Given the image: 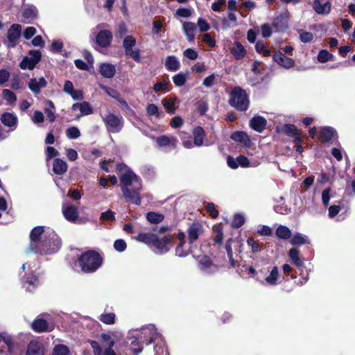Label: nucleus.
Returning a JSON list of instances; mask_svg holds the SVG:
<instances>
[{"mask_svg":"<svg viewBox=\"0 0 355 355\" xmlns=\"http://www.w3.org/2000/svg\"><path fill=\"white\" fill-rule=\"evenodd\" d=\"M31 251L40 254H51L57 252L61 246V241L53 230L42 226L33 229L30 234Z\"/></svg>","mask_w":355,"mask_h":355,"instance_id":"nucleus-1","label":"nucleus"},{"mask_svg":"<svg viewBox=\"0 0 355 355\" xmlns=\"http://www.w3.org/2000/svg\"><path fill=\"white\" fill-rule=\"evenodd\" d=\"M116 171L120 174L121 189L124 198L136 205L141 204V180L128 166L119 164Z\"/></svg>","mask_w":355,"mask_h":355,"instance_id":"nucleus-2","label":"nucleus"},{"mask_svg":"<svg viewBox=\"0 0 355 355\" xmlns=\"http://www.w3.org/2000/svg\"><path fill=\"white\" fill-rule=\"evenodd\" d=\"M102 265V258L96 251L89 250L83 253L74 263L84 272H95Z\"/></svg>","mask_w":355,"mask_h":355,"instance_id":"nucleus-3","label":"nucleus"},{"mask_svg":"<svg viewBox=\"0 0 355 355\" xmlns=\"http://www.w3.org/2000/svg\"><path fill=\"white\" fill-rule=\"evenodd\" d=\"M230 103L236 109L245 111L248 108L250 101L245 92L240 87H236L231 92Z\"/></svg>","mask_w":355,"mask_h":355,"instance_id":"nucleus-4","label":"nucleus"},{"mask_svg":"<svg viewBox=\"0 0 355 355\" xmlns=\"http://www.w3.org/2000/svg\"><path fill=\"white\" fill-rule=\"evenodd\" d=\"M155 240L151 248L155 254H165L172 247V236L169 234L157 235Z\"/></svg>","mask_w":355,"mask_h":355,"instance_id":"nucleus-5","label":"nucleus"},{"mask_svg":"<svg viewBox=\"0 0 355 355\" xmlns=\"http://www.w3.org/2000/svg\"><path fill=\"white\" fill-rule=\"evenodd\" d=\"M21 26L20 24H14L8 28L6 37L3 42L8 48H14L17 46L21 35Z\"/></svg>","mask_w":355,"mask_h":355,"instance_id":"nucleus-6","label":"nucleus"},{"mask_svg":"<svg viewBox=\"0 0 355 355\" xmlns=\"http://www.w3.org/2000/svg\"><path fill=\"white\" fill-rule=\"evenodd\" d=\"M107 130L110 132H119L123 126V119L122 116L109 113L103 117Z\"/></svg>","mask_w":355,"mask_h":355,"instance_id":"nucleus-7","label":"nucleus"},{"mask_svg":"<svg viewBox=\"0 0 355 355\" xmlns=\"http://www.w3.org/2000/svg\"><path fill=\"white\" fill-rule=\"evenodd\" d=\"M28 54L31 57H24L19 63V67L22 69L33 70L41 60V52L38 50H31Z\"/></svg>","mask_w":355,"mask_h":355,"instance_id":"nucleus-8","label":"nucleus"},{"mask_svg":"<svg viewBox=\"0 0 355 355\" xmlns=\"http://www.w3.org/2000/svg\"><path fill=\"white\" fill-rule=\"evenodd\" d=\"M152 343H155L154 347L155 355H168L164 338L156 332L152 334L150 340L146 344L150 345Z\"/></svg>","mask_w":355,"mask_h":355,"instance_id":"nucleus-9","label":"nucleus"},{"mask_svg":"<svg viewBox=\"0 0 355 355\" xmlns=\"http://www.w3.org/2000/svg\"><path fill=\"white\" fill-rule=\"evenodd\" d=\"M200 270L207 275H211L218 271V266L207 256L200 255L197 258Z\"/></svg>","mask_w":355,"mask_h":355,"instance_id":"nucleus-10","label":"nucleus"},{"mask_svg":"<svg viewBox=\"0 0 355 355\" xmlns=\"http://www.w3.org/2000/svg\"><path fill=\"white\" fill-rule=\"evenodd\" d=\"M71 110L74 112L75 119L76 120H79L80 117L83 116H87L93 113L92 107L87 101L73 104Z\"/></svg>","mask_w":355,"mask_h":355,"instance_id":"nucleus-11","label":"nucleus"},{"mask_svg":"<svg viewBox=\"0 0 355 355\" xmlns=\"http://www.w3.org/2000/svg\"><path fill=\"white\" fill-rule=\"evenodd\" d=\"M62 211L66 220L74 223L78 218V212L77 208L67 202L63 203Z\"/></svg>","mask_w":355,"mask_h":355,"instance_id":"nucleus-12","label":"nucleus"},{"mask_svg":"<svg viewBox=\"0 0 355 355\" xmlns=\"http://www.w3.org/2000/svg\"><path fill=\"white\" fill-rule=\"evenodd\" d=\"M273 60L279 66L286 69L293 67L295 61L293 59L286 56L280 51L275 52L273 55Z\"/></svg>","mask_w":355,"mask_h":355,"instance_id":"nucleus-13","label":"nucleus"},{"mask_svg":"<svg viewBox=\"0 0 355 355\" xmlns=\"http://www.w3.org/2000/svg\"><path fill=\"white\" fill-rule=\"evenodd\" d=\"M26 355H44V347L40 341L33 340L27 346Z\"/></svg>","mask_w":355,"mask_h":355,"instance_id":"nucleus-14","label":"nucleus"},{"mask_svg":"<svg viewBox=\"0 0 355 355\" xmlns=\"http://www.w3.org/2000/svg\"><path fill=\"white\" fill-rule=\"evenodd\" d=\"M112 39V35L107 30L101 31L96 37V41L101 47H107L110 45Z\"/></svg>","mask_w":355,"mask_h":355,"instance_id":"nucleus-15","label":"nucleus"},{"mask_svg":"<svg viewBox=\"0 0 355 355\" xmlns=\"http://www.w3.org/2000/svg\"><path fill=\"white\" fill-rule=\"evenodd\" d=\"M1 121L5 126L10 127L13 130L17 128L18 119L14 114L6 112L1 115Z\"/></svg>","mask_w":355,"mask_h":355,"instance_id":"nucleus-16","label":"nucleus"},{"mask_svg":"<svg viewBox=\"0 0 355 355\" xmlns=\"http://www.w3.org/2000/svg\"><path fill=\"white\" fill-rule=\"evenodd\" d=\"M202 233V227L199 223L192 224L188 229V239L190 243L195 242Z\"/></svg>","mask_w":355,"mask_h":355,"instance_id":"nucleus-17","label":"nucleus"},{"mask_svg":"<svg viewBox=\"0 0 355 355\" xmlns=\"http://www.w3.org/2000/svg\"><path fill=\"white\" fill-rule=\"evenodd\" d=\"M46 86V80L41 77L39 79L31 78L28 83V88L35 94H39L41 89Z\"/></svg>","mask_w":355,"mask_h":355,"instance_id":"nucleus-18","label":"nucleus"},{"mask_svg":"<svg viewBox=\"0 0 355 355\" xmlns=\"http://www.w3.org/2000/svg\"><path fill=\"white\" fill-rule=\"evenodd\" d=\"M182 29L187 40L189 42H193L195 39V31L196 29V25L193 22L184 21L182 24Z\"/></svg>","mask_w":355,"mask_h":355,"instance_id":"nucleus-19","label":"nucleus"},{"mask_svg":"<svg viewBox=\"0 0 355 355\" xmlns=\"http://www.w3.org/2000/svg\"><path fill=\"white\" fill-rule=\"evenodd\" d=\"M162 103L168 113L173 114L179 104V100L176 97H166L162 99Z\"/></svg>","mask_w":355,"mask_h":355,"instance_id":"nucleus-20","label":"nucleus"},{"mask_svg":"<svg viewBox=\"0 0 355 355\" xmlns=\"http://www.w3.org/2000/svg\"><path fill=\"white\" fill-rule=\"evenodd\" d=\"M157 144L160 147H171L175 148L177 145V139L174 137L161 136L155 139Z\"/></svg>","mask_w":355,"mask_h":355,"instance_id":"nucleus-21","label":"nucleus"},{"mask_svg":"<svg viewBox=\"0 0 355 355\" xmlns=\"http://www.w3.org/2000/svg\"><path fill=\"white\" fill-rule=\"evenodd\" d=\"M313 9L318 14H327L331 10V3L323 0H315L313 1Z\"/></svg>","mask_w":355,"mask_h":355,"instance_id":"nucleus-22","label":"nucleus"},{"mask_svg":"<svg viewBox=\"0 0 355 355\" xmlns=\"http://www.w3.org/2000/svg\"><path fill=\"white\" fill-rule=\"evenodd\" d=\"M231 53L236 60L243 59L246 55L245 47L239 42H234L233 46L230 49Z\"/></svg>","mask_w":355,"mask_h":355,"instance_id":"nucleus-23","label":"nucleus"},{"mask_svg":"<svg viewBox=\"0 0 355 355\" xmlns=\"http://www.w3.org/2000/svg\"><path fill=\"white\" fill-rule=\"evenodd\" d=\"M32 329L37 332H43L51 331L52 327L49 326V322L42 318L35 320L31 324Z\"/></svg>","mask_w":355,"mask_h":355,"instance_id":"nucleus-24","label":"nucleus"},{"mask_svg":"<svg viewBox=\"0 0 355 355\" xmlns=\"http://www.w3.org/2000/svg\"><path fill=\"white\" fill-rule=\"evenodd\" d=\"M101 74L107 78H112L116 73L115 66L110 63H103L99 67Z\"/></svg>","mask_w":355,"mask_h":355,"instance_id":"nucleus-25","label":"nucleus"},{"mask_svg":"<svg viewBox=\"0 0 355 355\" xmlns=\"http://www.w3.org/2000/svg\"><path fill=\"white\" fill-rule=\"evenodd\" d=\"M266 123V120L263 117L257 116L250 120V126L254 130L261 132L264 130Z\"/></svg>","mask_w":355,"mask_h":355,"instance_id":"nucleus-26","label":"nucleus"},{"mask_svg":"<svg viewBox=\"0 0 355 355\" xmlns=\"http://www.w3.org/2000/svg\"><path fill=\"white\" fill-rule=\"evenodd\" d=\"M165 67L168 71H175L180 68V62L175 55H169L166 58Z\"/></svg>","mask_w":355,"mask_h":355,"instance_id":"nucleus-27","label":"nucleus"},{"mask_svg":"<svg viewBox=\"0 0 355 355\" xmlns=\"http://www.w3.org/2000/svg\"><path fill=\"white\" fill-rule=\"evenodd\" d=\"M67 164L62 159L56 158L53 161V171L57 175H62L67 171Z\"/></svg>","mask_w":355,"mask_h":355,"instance_id":"nucleus-28","label":"nucleus"},{"mask_svg":"<svg viewBox=\"0 0 355 355\" xmlns=\"http://www.w3.org/2000/svg\"><path fill=\"white\" fill-rule=\"evenodd\" d=\"M157 235L151 232L140 233L136 236V240L152 247Z\"/></svg>","mask_w":355,"mask_h":355,"instance_id":"nucleus-29","label":"nucleus"},{"mask_svg":"<svg viewBox=\"0 0 355 355\" xmlns=\"http://www.w3.org/2000/svg\"><path fill=\"white\" fill-rule=\"evenodd\" d=\"M279 279V270L277 266L272 268L270 271V273L268 276H267L264 280L261 281L263 284H266L270 286H275L277 284V281Z\"/></svg>","mask_w":355,"mask_h":355,"instance_id":"nucleus-30","label":"nucleus"},{"mask_svg":"<svg viewBox=\"0 0 355 355\" xmlns=\"http://www.w3.org/2000/svg\"><path fill=\"white\" fill-rule=\"evenodd\" d=\"M336 135V132L332 128L324 127L320 131V139L323 142H327L332 139Z\"/></svg>","mask_w":355,"mask_h":355,"instance_id":"nucleus-31","label":"nucleus"},{"mask_svg":"<svg viewBox=\"0 0 355 355\" xmlns=\"http://www.w3.org/2000/svg\"><path fill=\"white\" fill-rule=\"evenodd\" d=\"M37 13V8L33 6H28L24 7L22 11V21L26 22L35 18Z\"/></svg>","mask_w":355,"mask_h":355,"instance_id":"nucleus-32","label":"nucleus"},{"mask_svg":"<svg viewBox=\"0 0 355 355\" xmlns=\"http://www.w3.org/2000/svg\"><path fill=\"white\" fill-rule=\"evenodd\" d=\"M194 137V144L197 146L202 145L205 137V131L201 127H196L193 131Z\"/></svg>","mask_w":355,"mask_h":355,"instance_id":"nucleus-33","label":"nucleus"},{"mask_svg":"<svg viewBox=\"0 0 355 355\" xmlns=\"http://www.w3.org/2000/svg\"><path fill=\"white\" fill-rule=\"evenodd\" d=\"M277 236L282 239H288L291 237V230L284 225H279L275 232Z\"/></svg>","mask_w":355,"mask_h":355,"instance_id":"nucleus-34","label":"nucleus"},{"mask_svg":"<svg viewBox=\"0 0 355 355\" xmlns=\"http://www.w3.org/2000/svg\"><path fill=\"white\" fill-rule=\"evenodd\" d=\"M39 285V279L37 277L33 275L31 277H28L24 282V286L27 291H32V288H35Z\"/></svg>","mask_w":355,"mask_h":355,"instance_id":"nucleus-35","label":"nucleus"},{"mask_svg":"<svg viewBox=\"0 0 355 355\" xmlns=\"http://www.w3.org/2000/svg\"><path fill=\"white\" fill-rule=\"evenodd\" d=\"M116 315L114 313H103L98 316V320L105 324H114Z\"/></svg>","mask_w":355,"mask_h":355,"instance_id":"nucleus-36","label":"nucleus"},{"mask_svg":"<svg viewBox=\"0 0 355 355\" xmlns=\"http://www.w3.org/2000/svg\"><path fill=\"white\" fill-rule=\"evenodd\" d=\"M232 139L236 142H240L244 145H246L249 141L248 136L243 132H235L231 135Z\"/></svg>","mask_w":355,"mask_h":355,"instance_id":"nucleus-37","label":"nucleus"},{"mask_svg":"<svg viewBox=\"0 0 355 355\" xmlns=\"http://www.w3.org/2000/svg\"><path fill=\"white\" fill-rule=\"evenodd\" d=\"M46 103L49 107L45 108L44 112L49 121L52 123L55 120V106L53 103L51 101H47Z\"/></svg>","mask_w":355,"mask_h":355,"instance_id":"nucleus-38","label":"nucleus"},{"mask_svg":"<svg viewBox=\"0 0 355 355\" xmlns=\"http://www.w3.org/2000/svg\"><path fill=\"white\" fill-rule=\"evenodd\" d=\"M308 243L307 236L300 234L296 233L295 234L291 240V243L293 245H303Z\"/></svg>","mask_w":355,"mask_h":355,"instance_id":"nucleus-39","label":"nucleus"},{"mask_svg":"<svg viewBox=\"0 0 355 355\" xmlns=\"http://www.w3.org/2000/svg\"><path fill=\"white\" fill-rule=\"evenodd\" d=\"M288 255L295 265L300 266L303 264V261L299 256V251L297 249L291 248L288 252Z\"/></svg>","mask_w":355,"mask_h":355,"instance_id":"nucleus-40","label":"nucleus"},{"mask_svg":"<svg viewBox=\"0 0 355 355\" xmlns=\"http://www.w3.org/2000/svg\"><path fill=\"white\" fill-rule=\"evenodd\" d=\"M2 94L3 98L8 105H12L17 101V96L15 93L8 89H3Z\"/></svg>","mask_w":355,"mask_h":355,"instance_id":"nucleus-41","label":"nucleus"},{"mask_svg":"<svg viewBox=\"0 0 355 355\" xmlns=\"http://www.w3.org/2000/svg\"><path fill=\"white\" fill-rule=\"evenodd\" d=\"M169 81L166 80H162L159 82L156 83L153 86V89L156 92H166L169 90L168 88Z\"/></svg>","mask_w":355,"mask_h":355,"instance_id":"nucleus-42","label":"nucleus"},{"mask_svg":"<svg viewBox=\"0 0 355 355\" xmlns=\"http://www.w3.org/2000/svg\"><path fill=\"white\" fill-rule=\"evenodd\" d=\"M147 220L151 223H159L164 219V216L157 212H148L146 215Z\"/></svg>","mask_w":355,"mask_h":355,"instance_id":"nucleus-43","label":"nucleus"},{"mask_svg":"<svg viewBox=\"0 0 355 355\" xmlns=\"http://www.w3.org/2000/svg\"><path fill=\"white\" fill-rule=\"evenodd\" d=\"M187 78V73L180 72L175 74L173 77V81L174 84L178 87H181L184 85Z\"/></svg>","mask_w":355,"mask_h":355,"instance_id":"nucleus-44","label":"nucleus"},{"mask_svg":"<svg viewBox=\"0 0 355 355\" xmlns=\"http://www.w3.org/2000/svg\"><path fill=\"white\" fill-rule=\"evenodd\" d=\"M69 349L64 345H56L53 349V355H69Z\"/></svg>","mask_w":355,"mask_h":355,"instance_id":"nucleus-45","label":"nucleus"},{"mask_svg":"<svg viewBox=\"0 0 355 355\" xmlns=\"http://www.w3.org/2000/svg\"><path fill=\"white\" fill-rule=\"evenodd\" d=\"M255 49L257 52L259 53L263 54L264 56H270L271 51L267 48L265 43L263 42H257L255 45Z\"/></svg>","mask_w":355,"mask_h":355,"instance_id":"nucleus-46","label":"nucleus"},{"mask_svg":"<svg viewBox=\"0 0 355 355\" xmlns=\"http://www.w3.org/2000/svg\"><path fill=\"white\" fill-rule=\"evenodd\" d=\"M66 136L68 139H75L80 136V132L76 127H70L66 130Z\"/></svg>","mask_w":355,"mask_h":355,"instance_id":"nucleus-47","label":"nucleus"},{"mask_svg":"<svg viewBox=\"0 0 355 355\" xmlns=\"http://www.w3.org/2000/svg\"><path fill=\"white\" fill-rule=\"evenodd\" d=\"M334 55L327 50H321L318 55V60L320 62L324 63L331 60Z\"/></svg>","mask_w":355,"mask_h":355,"instance_id":"nucleus-48","label":"nucleus"},{"mask_svg":"<svg viewBox=\"0 0 355 355\" xmlns=\"http://www.w3.org/2000/svg\"><path fill=\"white\" fill-rule=\"evenodd\" d=\"M146 112L149 116H154L157 119L161 117V114L159 112L157 106L153 103L147 105Z\"/></svg>","mask_w":355,"mask_h":355,"instance_id":"nucleus-49","label":"nucleus"},{"mask_svg":"<svg viewBox=\"0 0 355 355\" xmlns=\"http://www.w3.org/2000/svg\"><path fill=\"white\" fill-rule=\"evenodd\" d=\"M136 44V41L135 38L130 35L126 36L123 40V48L125 51L127 49H132Z\"/></svg>","mask_w":355,"mask_h":355,"instance_id":"nucleus-50","label":"nucleus"},{"mask_svg":"<svg viewBox=\"0 0 355 355\" xmlns=\"http://www.w3.org/2000/svg\"><path fill=\"white\" fill-rule=\"evenodd\" d=\"M215 232L214 241L216 243L221 244L223 241V230L220 225H216L214 227Z\"/></svg>","mask_w":355,"mask_h":355,"instance_id":"nucleus-51","label":"nucleus"},{"mask_svg":"<svg viewBox=\"0 0 355 355\" xmlns=\"http://www.w3.org/2000/svg\"><path fill=\"white\" fill-rule=\"evenodd\" d=\"M244 222H245L244 216H242L241 214H235L234 216V219L232 220V225L234 227L238 228V227H240L241 226H242L243 225Z\"/></svg>","mask_w":355,"mask_h":355,"instance_id":"nucleus-52","label":"nucleus"},{"mask_svg":"<svg viewBox=\"0 0 355 355\" xmlns=\"http://www.w3.org/2000/svg\"><path fill=\"white\" fill-rule=\"evenodd\" d=\"M100 219L103 221H112L115 219V214L112 210L108 209L101 213Z\"/></svg>","mask_w":355,"mask_h":355,"instance_id":"nucleus-53","label":"nucleus"},{"mask_svg":"<svg viewBox=\"0 0 355 355\" xmlns=\"http://www.w3.org/2000/svg\"><path fill=\"white\" fill-rule=\"evenodd\" d=\"M257 234L261 236H270L272 235V229L267 225H260L257 228Z\"/></svg>","mask_w":355,"mask_h":355,"instance_id":"nucleus-54","label":"nucleus"},{"mask_svg":"<svg viewBox=\"0 0 355 355\" xmlns=\"http://www.w3.org/2000/svg\"><path fill=\"white\" fill-rule=\"evenodd\" d=\"M31 119L35 124L42 123L44 121V116L40 111H35Z\"/></svg>","mask_w":355,"mask_h":355,"instance_id":"nucleus-55","label":"nucleus"},{"mask_svg":"<svg viewBox=\"0 0 355 355\" xmlns=\"http://www.w3.org/2000/svg\"><path fill=\"white\" fill-rule=\"evenodd\" d=\"M184 244V243H179V245L175 248V254L180 257H184L189 253V249H184L183 248Z\"/></svg>","mask_w":355,"mask_h":355,"instance_id":"nucleus-56","label":"nucleus"},{"mask_svg":"<svg viewBox=\"0 0 355 355\" xmlns=\"http://www.w3.org/2000/svg\"><path fill=\"white\" fill-rule=\"evenodd\" d=\"M202 40L206 43L209 47H214L216 45L215 40L209 33H205L202 35Z\"/></svg>","mask_w":355,"mask_h":355,"instance_id":"nucleus-57","label":"nucleus"},{"mask_svg":"<svg viewBox=\"0 0 355 355\" xmlns=\"http://www.w3.org/2000/svg\"><path fill=\"white\" fill-rule=\"evenodd\" d=\"M236 20H237V17H236V15L233 12H231L228 14L227 19L225 18L223 19V26L225 28H227L230 26V24H229L230 21L236 23Z\"/></svg>","mask_w":355,"mask_h":355,"instance_id":"nucleus-58","label":"nucleus"},{"mask_svg":"<svg viewBox=\"0 0 355 355\" xmlns=\"http://www.w3.org/2000/svg\"><path fill=\"white\" fill-rule=\"evenodd\" d=\"M197 24L201 32H206L210 29L209 24L202 18H198Z\"/></svg>","mask_w":355,"mask_h":355,"instance_id":"nucleus-59","label":"nucleus"},{"mask_svg":"<svg viewBox=\"0 0 355 355\" xmlns=\"http://www.w3.org/2000/svg\"><path fill=\"white\" fill-rule=\"evenodd\" d=\"M125 55L132 58L135 61H140V54L139 50H133V49H127L125 51Z\"/></svg>","mask_w":355,"mask_h":355,"instance_id":"nucleus-60","label":"nucleus"},{"mask_svg":"<svg viewBox=\"0 0 355 355\" xmlns=\"http://www.w3.org/2000/svg\"><path fill=\"white\" fill-rule=\"evenodd\" d=\"M114 248L118 252H123L126 248V243L123 239H118L115 241Z\"/></svg>","mask_w":355,"mask_h":355,"instance_id":"nucleus-61","label":"nucleus"},{"mask_svg":"<svg viewBox=\"0 0 355 355\" xmlns=\"http://www.w3.org/2000/svg\"><path fill=\"white\" fill-rule=\"evenodd\" d=\"M183 123V119L180 116H176L171 119L170 125L173 128H180Z\"/></svg>","mask_w":355,"mask_h":355,"instance_id":"nucleus-62","label":"nucleus"},{"mask_svg":"<svg viewBox=\"0 0 355 355\" xmlns=\"http://www.w3.org/2000/svg\"><path fill=\"white\" fill-rule=\"evenodd\" d=\"M261 35L266 38L272 35L271 27L268 24H263L261 27Z\"/></svg>","mask_w":355,"mask_h":355,"instance_id":"nucleus-63","label":"nucleus"},{"mask_svg":"<svg viewBox=\"0 0 355 355\" xmlns=\"http://www.w3.org/2000/svg\"><path fill=\"white\" fill-rule=\"evenodd\" d=\"M90 345L93 349L94 355H102V348L97 341H90Z\"/></svg>","mask_w":355,"mask_h":355,"instance_id":"nucleus-64","label":"nucleus"}]
</instances>
